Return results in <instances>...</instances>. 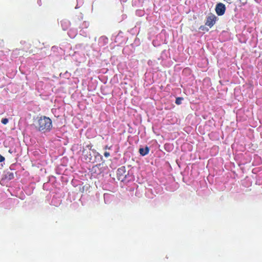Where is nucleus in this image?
Returning a JSON list of instances; mask_svg holds the SVG:
<instances>
[{
  "label": "nucleus",
  "mask_w": 262,
  "mask_h": 262,
  "mask_svg": "<svg viewBox=\"0 0 262 262\" xmlns=\"http://www.w3.org/2000/svg\"><path fill=\"white\" fill-rule=\"evenodd\" d=\"M33 125L36 130L45 133L51 130L52 121L49 117L45 116L37 117L34 120Z\"/></svg>",
  "instance_id": "f257e3e1"
},
{
  "label": "nucleus",
  "mask_w": 262,
  "mask_h": 262,
  "mask_svg": "<svg viewBox=\"0 0 262 262\" xmlns=\"http://www.w3.org/2000/svg\"><path fill=\"white\" fill-rule=\"evenodd\" d=\"M128 172L126 170L125 166H121L119 168L117 171V179L123 182L125 180Z\"/></svg>",
  "instance_id": "f03ea898"
},
{
  "label": "nucleus",
  "mask_w": 262,
  "mask_h": 262,
  "mask_svg": "<svg viewBox=\"0 0 262 262\" xmlns=\"http://www.w3.org/2000/svg\"><path fill=\"white\" fill-rule=\"evenodd\" d=\"M225 10H226L225 5L224 4H223V3H220L217 4L216 5L215 11H216V14L218 15H220V16L223 15L225 13Z\"/></svg>",
  "instance_id": "7ed1b4c3"
},
{
  "label": "nucleus",
  "mask_w": 262,
  "mask_h": 262,
  "mask_svg": "<svg viewBox=\"0 0 262 262\" xmlns=\"http://www.w3.org/2000/svg\"><path fill=\"white\" fill-rule=\"evenodd\" d=\"M216 19V17L214 15L211 14L207 17L205 25L211 28L214 25Z\"/></svg>",
  "instance_id": "20e7f679"
},
{
  "label": "nucleus",
  "mask_w": 262,
  "mask_h": 262,
  "mask_svg": "<svg viewBox=\"0 0 262 262\" xmlns=\"http://www.w3.org/2000/svg\"><path fill=\"white\" fill-rule=\"evenodd\" d=\"M139 151L141 155L144 156L149 153V148L147 146H146L145 148H140Z\"/></svg>",
  "instance_id": "39448f33"
},
{
  "label": "nucleus",
  "mask_w": 262,
  "mask_h": 262,
  "mask_svg": "<svg viewBox=\"0 0 262 262\" xmlns=\"http://www.w3.org/2000/svg\"><path fill=\"white\" fill-rule=\"evenodd\" d=\"M183 99L182 97H178L176 99V103L178 105H180L182 103V100Z\"/></svg>",
  "instance_id": "423d86ee"
},
{
  "label": "nucleus",
  "mask_w": 262,
  "mask_h": 262,
  "mask_svg": "<svg viewBox=\"0 0 262 262\" xmlns=\"http://www.w3.org/2000/svg\"><path fill=\"white\" fill-rule=\"evenodd\" d=\"M1 122L3 124H6L8 122V119L7 118H3Z\"/></svg>",
  "instance_id": "0eeeda50"
},
{
  "label": "nucleus",
  "mask_w": 262,
  "mask_h": 262,
  "mask_svg": "<svg viewBox=\"0 0 262 262\" xmlns=\"http://www.w3.org/2000/svg\"><path fill=\"white\" fill-rule=\"evenodd\" d=\"M9 174V179H12L14 178V176H13V173H8Z\"/></svg>",
  "instance_id": "6e6552de"
},
{
  "label": "nucleus",
  "mask_w": 262,
  "mask_h": 262,
  "mask_svg": "<svg viewBox=\"0 0 262 262\" xmlns=\"http://www.w3.org/2000/svg\"><path fill=\"white\" fill-rule=\"evenodd\" d=\"M104 156L105 157L107 158L110 156V154L108 152L106 151L104 153Z\"/></svg>",
  "instance_id": "1a4fd4ad"
},
{
  "label": "nucleus",
  "mask_w": 262,
  "mask_h": 262,
  "mask_svg": "<svg viewBox=\"0 0 262 262\" xmlns=\"http://www.w3.org/2000/svg\"><path fill=\"white\" fill-rule=\"evenodd\" d=\"M5 160V158L0 155V162H3Z\"/></svg>",
  "instance_id": "9d476101"
},
{
  "label": "nucleus",
  "mask_w": 262,
  "mask_h": 262,
  "mask_svg": "<svg viewBox=\"0 0 262 262\" xmlns=\"http://www.w3.org/2000/svg\"><path fill=\"white\" fill-rule=\"evenodd\" d=\"M63 24H66L67 25V26L69 25V23L67 21H61V25L63 26Z\"/></svg>",
  "instance_id": "9b49d317"
},
{
  "label": "nucleus",
  "mask_w": 262,
  "mask_h": 262,
  "mask_svg": "<svg viewBox=\"0 0 262 262\" xmlns=\"http://www.w3.org/2000/svg\"><path fill=\"white\" fill-rule=\"evenodd\" d=\"M85 160H88L89 162H91V157H89L87 156V157L85 158Z\"/></svg>",
  "instance_id": "f8f14e48"
},
{
  "label": "nucleus",
  "mask_w": 262,
  "mask_h": 262,
  "mask_svg": "<svg viewBox=\"0 0 262 262\" xmlns=\"http://www.w3.org/2000/svg\"><path fill=\"white\" fill-rule=\"evenodd\" d=\"M111 148V147H108V145H106L104 147V149H110Z\"/></svg>",
  "instance_id": "ddd939ff"
},
{
  "label": "nucleus",
  "mask_w": 262,
  "mask_h": 262,
  "mask_svg": "<svg viewBox=\"0 0 262 262\" xmlns=\"http://www.w3.org/2000/svg\"><path fill=\"white\" fill-rule=\"evenodd\" d=\"M88 147H89V149L90 150L92 147V146L88 145Z\"/></svg>",
  "instance_id": "4468645a"
},
{
  "label": "nucleus",
  "mask_w": 262,
  "mask_h": 262,
  "mask_svg": "<svg viewBox=\"0 0 262 262\" xmlns=\"http://www.w3.org/2000/svg\"><path fill=\"white\" fill-rule=\"evenodd\" d=\"M85 150H84V149L82 151L83 154H84L85 153Z\"/></svg>",
  "instance_id": "2eb2a0df"
},
{
  "label": "nucleus",
  "mask_w": 262,
  "mask_h": 262,
  "mask_svg": "<svg viewBox=\"0 0 262 262\" xmlns=\"http://www.w3.org/2000/svg\"><path fill=\"white\" fill-rule=\"evenodd\" d=\"M67 29V27L63 28V30H66Z\"/></svg>",
  "instance_id": "dca6fc26"
}]
</instances>
